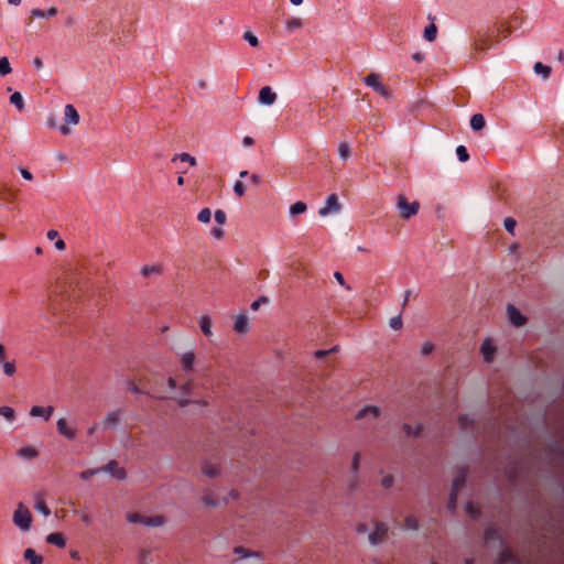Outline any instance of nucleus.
Listing matches in <instances>:
<instances>
[{
  "label": "nucleus",
  "mask_w": 564,
  "mask_h": 564,
  "mask_svg": "<svg viewBox=\"0 0 564 564\" xmlns=\"http://www.w3.org/2000/svg\"><path fill=\"white\" fill-rule=\"evenodd\" d=\"M213 216L216 221V226L210 229L209 236L212 239L220 241L226 236L225 225L227 223V215L223 209H216L213 214L208 207H204L197 213V221L202 225H208L212 221Z\"/></svg>",
  "instance_id": "nucleus-1"
},
{
  "label": "nucleus",
  "mask_w": 564,
  "mask_h": 564,
  "mask_svg": "<svg viewBox=\"0 0 564 564\" xmlns=\"http://www.w3.org/2000/svg\"><path fill=\"white\" fill-rule=\"evenodd\" d=\"M80 117L76 108L68 104L64 107V123L59 124L57 118L54 115H48L46 123L50 128L58 130L62 134L68 135L72 132V128L79 123Z\"/></svg>",
  "instance_id": "nucleus-2"
},
{
  "label": "nucleus",
  "mask_w": 564,
  "mask_h": 564,
  "mask_svg": "<svg viewBox=\"0 0 564 564\" xmlns=\"http://www.w3.org/2000/svg\"><path fill=\"white\" fill-rule=\"evenodd\" d=\"M13 523L23 532H29L32 527V513L26 506L19 503L13 512Z\"/></svg>",
  "instance_id": "nucleus-3"
},
{
  "label": "nucleus",
  "mask_w": 564,
  "mask_h": 564,
  "mask_svg": "<svg viewBox=\"0 0 564 564\" xmlns=\"http://www.w3.org/2000/svg\"><path fill=\"white\" fill-rule=\"evenodd\" d=\"M251 329V317L246 312L236 314L232 318V330L239 337H245Z\"/></svg>",
  "instance_id": "nucleus-4"
},
{
  "label": "nucleus",
  "mask_w": 564,
  "mask_h": 564,
  "mask_svg": "<svg viewBox=\"0 0 564 564\" xmlns=\"http://www.w3.org/2000/svg\"><path fill=\"white\" fill-rule=\"evenodd\" d=\"M197 356L194 349H188L178 355V364L184 373H193L196 371Z\"/></svg>",
  "instance_id": "nucleus-5"
},
{
  "label": "nucleus",
  "mask_w": 564,
  "mask_h": 564,
  "mask_svg": "<svg viewBox=\"0 0 564 564\" xmlns=\"http://www.w3.org/2000/svg\"><path fill=\"white\" fill-rule=\"evenodd\" d=\"M341 205L337 195L330 194L326 196L323 207L318 209V215L323 218L336 215L340 212Z\"/></svg>",
  "instance_id": "nucleus-6"
},
{
  "label": "nucleus",
  "mask_w": 564,
  "mask_h": 564,
  "mask_svg": "<svg viewBox=\"0 0 564 564\" xmlns=\"http://www.w3.org/2000/svg\"><path fill=\"white\" fill-rule=\"evenodd\" d=\"M56 429L61 436L68 441H74L77 435L76 426L66 417H59L56 421Z\"/></svg>",
  "instance_id": "nucleus-7"
},
{
  "label": "nucleus",
  "mask_w": 564,
  "mask_h": 564,
  "mask_svg": "<svg viewBox=\"0 0 564 564\" xmlns=\"http://www.w3.org/2000/svg\"><path fill=\"white\" fill-rule=\"evenodd\" d=\"M192 389V383L185 382L177 388L176 392L171 395V399L181 406H186L191 403Z\"/></svg>",
  "instance_id": "nucleus-8"
},
{
  "label": "nucleus",
  "mask_w": 564,
  "mask_h": 564,
  "mask_svg": "<svg viewBox=\"0 0 564 564\" xmlns=\"http://www.w3.org/2000/svg\"><path fill=\"white\" fill-rule=\"evenodd\" d=\"M381 408L376 404H367L362 406L356 414L357 420L373 422L381 415Z\"/></svg>",
  "instance_id": "nucleus-9"
},
{
  "label": "nucleus",
  "mask_w": 564,
  "mask_h": 564,
  "mask_svg": "<svg viewBox=\"0 0 564 564\" xmlns=\"http://www.w3.org/2000/svg\"><path fill=\"white\" fill-rule=\"evenodd\" d=\"M397 206L401 217L404 219H409L410 217L414 216L417 213L420 205L417 202L408 203L404 196H399L397 200Z\"/></svg>",
  "instance_id": "nucleus-10"
},
{
  "label": "nucleus",
  "mask_w": 564,
  "mask_h": 564,
  "mask_svg": "<svg viewBox=\"0 0 564 564\" xmlns=\"http://www.w3.org/2000/svg\"><path fill=\"white\" fill-rule=\"evenodd\" d=\"M479 351L482 357V360L486 364H490L495 359L497 346L495 345L494 340L488 337L482 340Z\"/></svg>",
  "instance_id": "nucleus-11"
},
{
  "label": "nucleus",
  "mask_w": 564,
  "mask_h": 564,
  "mask_svg": "<svg viewBox=\"0 0 564 564\" xmlns=\"http://www.w3.org/2000/svg\"><path fill=\"white\" fill-rule=\"evenodd\" d=\"M365 84L371 87L375 91L380 94L381 96L389 98V91L386 86L381 83L380 76L378 74H370L364 79Z\"/></svg>",
  "instance_id": "nucleus-12"
},
{
  "label": "nucleus",
  "mask_w": 564,
  "mask_h": 564,
  "mask_svg": "<svg viewBox=\"0 0 564 564\" xmlns=\"http://www.w3.org/2000/svg\"><path fill=\"white\" fill-rule=\"evenodd\" d=\"M508 321L514 327H521L527 323L525 316L512 304L506 308Z\"/></svg>",
  "instance_id": "nucleus-13"
},
{
  "label": "nucleus",
  "mask_w": 564,
  "mask_h": 564,
  "mask_svg": "<svg viewBox=\"0 0 564 564\" xmlns=\"http://www.w3.org/2000/svg\"><path fill=\"white\" fill-rule=\"evenodd\" d=\"M200 471L204 476L210 479H215L221 474L219 464L209 460L202 463Z\"/></svg>",
  "instance_id": "nucleus-14"
},
{
  "label": "nucleus",
  "mask_w": 564,
  "mask_h": 564,
  "mask_svg": "<svg viewBox=\"0 0 564 564\" xmlns=\"http://www.w3.org/2000/svg\"><path fill=\"white\" fill-rule=\"evenodd\" d=\"M276 94L269 86H264L259 91L258 102L263 106H271L275 102Z\"/></svg>",
  "instance_id": "nucleus-15"
},
{
  "label": "nucleus",
  "mask_w": 564,
  "mask_h": 564,
  "mask_svg": "<svg viewBox=\"0 0 564 564\" xmlns=\"http://www.w3.org/2000/svg\"><path fill=\"white\" fill-rule=\"evenodd\" d=\"M120 420H121V415H120L119 410H113V411L108 412L104 416V419L101 421V425L106 430H113L117 427Z\"/></svg>",
  "instance_id": "nucleus-16"
},
{
  "label": "nucleus",
  "mask_w": 564,
  "mask_h": 564,
  "mask_svg": "<svg viewBox=\"0 0 564 564\" xmlns=\"http://www.w3.org/2000/svg\"><path fill=\"white\" fill-rule=\"evenodd\" d=\"M388 531V527L383 522H377L375 525V530L372 533L368 535V540L372 545H377L380 543L382 538L386 535Z\"/></svg>",
  "instance_id": "nucleus-17"
},
{
  "label": "nucleus",
  "mask_w": 564,
  "mask_h": 564,
  "mask_svg": "<svg viewBox=\"0 0 564 564\" xmlns=\"http://www.w3.org/2000/svg\"><path fill=\"white\" fill-rule=\"evenodd\" d=\"M53 412H54V408L51 405H48V406L34 405L30 410V415L32 417H41L44 421H48L51 419Z\"/></svg>",
  "instance_id": "nucleus-18"
},
{
  "label": "nucleus",
  "mask_w": 564,
  "mask_h": 564,
  "mask_svg": "<svg viewBox=\"0 0 564 564\" xmlns=\"http://www.w3.org/2000/svg\"><path fill=\"white\" fill-rule=\"evenodd\" d=\"M198 325L202 333L207 337L212 338L214 336L213 332V319L209 315L203 314L198 317Z\"/></svg>",
  "instance_id": "nucleus-19"
},
{
  "label": "nucleus",
  "mask_w": 564,
  "mask_h": 564,
  "mask_svg": "<svg viewBox=\"0 0 564 564\" xmlns=\"http://www.w3.org/2000/svg\"><path fill=\"white\" fill-rule=\"evenodd\" d=\"M31 17L34 19H47L53 18L58 13V9L55 6H51L45 11L39 8H33L31 11Z\"/></svg>",
  "instance_id": "nucleus-20"
},
{
  "label": "nucleus",
  "mask_w": 564,
  "mask_h": 564,
  "mask_svg": "<svg viewBox=\"0 0 564 564\" xmlns=\"http://www.w3.org/2000/svg\"><path fill=\"white\" fill-rule=\"evenodd\" d=\"M17 455L24 460H32L37 457L39 451L31 445H23L19 448Z\"/></svg>",
  "instance_id": "nucleus-21"
},
{
  "label": "nucleus",
  "mask_w": 564,
  "mask_h": 564,
  "mask_svg": "<svg viewBox=\"0 0 564 564\" xmlns=\"http://www.w3.org/2000/svg\"><path fill=\"white\" fill-rule=\"evenodd\" d=\"M162 267L160 264H147L141 267L140 274L143 278H149L152 275H159L162 273Z\"/></svg>",
  "instance_id": "nucleus-22"
},
{
  "label": "nucleus",
  "mask_w": 564,
  "mask_h": 564,
  "mask_svg": "<svg viewBox=\"0 0 564 564\" xmlns=\"http://www.w3.org/2000/svg\"><path fill=\"white\" fill-rule=\"evenodd\" d=\"M46 542L53 545H56L61 549L66 546V539L63 533L55 532L51 533L46 536Z\"/></svg>",
  "instance_id": "nucleus-23"
},
{
  "label": "nucleus",
  "mask_w": 564,
  "mask_h": 564,
  "mask_svg": "<svg viewBox=\"0 0 564 564\" xmlns=\"http://www.w3.org/2000/svg\"><path fill=\"white\" fill-rule=\"evenodd\" d=\"M23 557L30 564H43V557L34 549L28 547L23 552Z\"/></svg>",
  "instance_id": "nucleus-24"
},
{
  "label": "nucleus",
  "mask_w": 564,
  "mask_h": 564,
  "mask_svg": "<svg viewBox=\"0 0 564 564\" xmlns=\"http://www.w3.org/2000/svg\"><path fill=\"white\" fill-rule=\"evenodd\" d=\"M306 210L307 205L302 200H297L290 205L288 213L290 217H295L297 215L304 214Z\"/></svg>",
  "instance_id": "nucleus-25"
},
{
  "label": "nucleus",
  "mask_w": 564,
  "mask_h": 564,
  "mask_svg": "<svg viewBox=\"0 0 564 564\" xmlns=\"http://www.w3.org/2000/svg\"><path fill=\"white\" fill-rule=\"evenodd\" d=\"M47 238L50 240H54V247L56 250L58 251H64L65 248H66V245H65V241L58 237V232L54 229L52 230H48L47 234H46Z\"/></svg>",
  "instance_id": "nucleus-26"
},
{
  "label": "nucleus",
  "mask_w": 564,
  "mask_h": 564,
  "mask_svg": "<svg viewBox=\"0 0 564 564\" xmlns=\"http://www.w3.org/2000/svg\"><path fill=\"white\" fill-rule=\"evenodd\" d=\"M34 509L37 513L42 514L43 517H48L51 514L48 506L46 505L45 500L41 497L35 499Z\"/></svg>",
  "instance_id": "nucleus-27"
},
{
  "label": "nucleus",
  "mask_w": 564,
  "mask_h": 564,
  "mask_svg": "<svg viewBox=\"0 0 564 564\" xmlns=\"http://www.w3.org/2000/svg\"><path fill=\"white\" fill-rule=\"evenodd\" d=\"M166 395H162L161 398H170L173 395L177 390L176 379L174 377H167L164 381Z\"/></svg>",
  "instance_id": "nucleus-28"
},
{
  "label": "nucleus",
  "mask_w": 564,
  "mask_h": 564,
  "mask_svg": "<svg viewBox=\"0 0 564 564\" xmlns=\"http://www.w3.org/2000/svg\"><path fill=\"white\" fill-rule=\"evenodd\" d=\"M485 123V118L481 113H475L470 118V127L475 131L484 129Z\"/></svg>",
  "instance_id": "nucleus-29"
},
{
  "label": "nucleus",
  "mask_w": 564,
  "mask_h": 564,
  "mask_svg": "<svg viewBox=\"0 0 564 564\" xmlns=\"http://www.w3.org/2000/svg\"><path fill=\"white\" fill-rule=\"evenodd\" d=\"M533 70L536 75L542 76L544 79L549 78L551 74V67L542 64L541 62H536L533 66Z\"/></svg>",
  "instance_id": "nucleus-30"
},
{
  "label": "nucleus",
  "mask_w": 564,
  "mask_h": 564,
  "mask_svg": "<svg viewBox=\"0 0 564 564\" xmlns=\"http://www.w3.org/2000/svg\"><path fill=\"white\" fill-rule=\"evenodd\" d=\"M437 35V28L435 23L432 21L425 29H424V37L429 42H434Z\"/></svg>",
  "instance_id": "nucleus-31"
},
{
  "label": "nucleus",
  "mask_w": 564,
  "mask_h": 564,
  "mask_svg": "<svg viewBox=\"0 0 564 564\" xmlns=\"http://www.w3.org/2000/svg\"><path fill=\"white\" fill-rule=\"evenodd\" d=\"M351 150L347 142H340L338 145V156L341 161H347L350 158Z\"/></svg>",
  "instance_id": "nucleus-32"
},
{
  "label": "nucleus",
  "mask_w": 564,
  "mask_h": 564,
  "mask_svg": "<svg viewBox=\"0 0 564 564\" xmlns=\"http://www.w3.org/2000/svg\"><path fill=\"white\" fill-rule=\"evenodd\" d=\"M164 523V520L162 517H153V518H143L140 520V524H143L145 527H161Z\"/></svg>",
  "instance_id": "nucleus-33"
},
{
  "label": "nucleus",
  "mask_w": 564,
  "mask_h": 564,
  "mask_svg": "<svg viewBox=\"0 0 564 564\" xmlns=\"http://www.w3.org/2000/svg\"><path fill=\"white\" fill-rule=\"evenodd\" d=\"M10 102L18 109L23 110L24 109V100L22 95L19 91H15L10 97Z\"/></svg>",
  "instance_id": "nucleus-34"
},
{
  "label": "nucleus",
  "mask_w": 564,
  "mask_h": 564,
  "mask_svg": "<svg viewBox=\"0 0 564 564\" xmlns=\"http://www.w3.org/2000/svg\"><path fill=\"white\" fill-rule=\"evenodd\" d=\"M2 369L7 377H13L17 372L15 361H3Z\"/></svg>",
  "instance_id": "nucleus-35"
},
{
  "label": "nucleus",
  "mask_w": 564,
  "mask_h": 564,
  "mask_svg": "<svg viewBox=\"0 0 564 564\" xmlns=\"http://www.w3.org/2000/svg\"><path fill=\"white\" fill-rule=\"evenodd\" d=\"M303 26V22L301 19L299 18H293V19H290L285 22V29L289 31V32H292L294 30H297V29H301Z\"/></svg>",
  "instance_id": "nucleus-36"
},
{
  "label": "nucleus",
  "mask_w": 564,
  "mask_h": 564,
  "mask_svg": "<svg viewBox=\"0 0 564 564\" xmlns=\"http://www.w3.org/2000/svg\"><path fill=\"white\" fill-rule=\"evenodd\" d=\"M12 72L9 58L3 56L0 57V76H6Z\"/></svg>",
  "instance_id": "nucleus-37"
},
{
  "label": "nucleus",
  "mask_w": 564,
  "mask_h": 564,
  "mask_svg": "<svg viewBox=\"0 0 564 564\" xmlns=\"http://www.w3.org/2000/svg\"><path fill=\"white\" fill-rule=\"evenodd\" d=\"M0 415L3 416L7 421L11 422L15 417V411L11 406H1Z\"/></svg>",
  "instance_id": "nucleus-38"
},
{
  "label": "nucleus",
  "mask_w": 564,
  "mask_h": 564,
  "mask_svg": "<svg viewBox=\"0 0 564 564\" xmlns=\"http://www.w3.org/2000/svg\"><path fill=\"white\" fill-rule=\"evenodd\" d=\"M176 160H180L182 162H186L188 163L191 166H195L196 165V159L192 155H189L188 153H180V154H176L174 158H173V161H176Z\"/></svg>",
  "instance_id": "nucleus-39"
},
{
  "label": "nucleus",
  "mask_w": 564,
  "mask_h": 564,
  "mask_svg": "<svg viewBox=\"0 0 564 564\" xmlns=\"http://www.w3.org/2000/svg\"><path fill=\"white\" fill-rule=\"evenodd\" d=\"M269 303V297L262 295V296H259L258 299H256L254 301L251 302L250 304V308L253 311V312H257L261 305H264V304H268Z\"/></svg>",
  "instance_id": "nucleus-40"
},
{
  "label": "nucleus",
  "mask_w": 564,
  "mask_h": 564,
  "mask_svg": "<svg viewBox=\"0 0 564 564\" xmlns=\"http://www.w3.org/2000/svg\"><path fill=\"white\" fill-rule=\"evenodd\" d=\"M243 39L249 43L250 46H252V47L259 46V40L252 32L246 31L243 33Z\"/></svg>",
  "instance_id": "nucleus-41"
},
{
  "label": "nucleus",
  "mask_w": 564,
  "mask_h": 564,
  "mask_svg": "<svg viewBox=\"0 0 564 564\" xmlns=\"http://www.w3.org/2000/svg\"><path fill=\"white\" fill-rule=\"evenodd\" d=\"M403 322L401 315H397L390 318L389 326L393 330H400L402 328Z\"/></svg>",
  "instance_id": "nucleus-42"
},
{
  "label": "nucleus",
  "mask_w": 564,
  "mask_h": 564,
  "mask_svg": "<svg viewBox=\"0 0 564 564\" xmlns=\"http://www.w3.org/2000/svg\"><path fill=\"white\" fill-rule=\"evenodd\" d=\"M456 154L460 162H467L469 159L467 149L464 145H458L456 148Z\"/></svg>",
  "instance_id": "nucleus-43"
},
{
  "label": "nucleus",
  "mask_w": 564,
  "mask_h": 564,
  "mask_svg": "<svg viewBox=\"0 0 564 564\" xmlns=\"http://www.w3.org/2000/svg\"><path fill=\"white\" fill-rule=\"evenodd\" d=\"M434 350V344L430 340L422 343L420 351L423 356H429Z\"/></svg>",
  "instance_id": "nucleus-44"
},
{
  "label": "nucleus",
  "mask_w": 564,
  "mask_h": 564,
  "mask_svg": "<svg viewBox=\"0 0 564 564\" xmlns=\"http://www.w3.org/2000/svg\"><path fill=\"white\" fill-rule=\"evenodd\" d=\"M234 192L238 197H242L246 194V187L243 183L240 181L235 182Z\"/></svg>",
  "instance_id": "nucleus-45"
},
{
  "label": "nucleus",
  "mask_w": 564,
  "mask_h": 564,
  "mask_svg": "<svg viewBox=\"0 0 564 564\" xmlns=\"http://www.w3.org/2000/svg\"><path fill=\"white\" fill-rule=\"evenodd\" d=\"M503 226L508 232H510L511 235L514 234L516 220L513 218H511V217L506 218L503 221Z\"/></svg>",
  "instance_id": "nucleus-46"
},
{
  "label": "nucleus",
  "mask_w": 564,
  "mask_h": 564,
  "mask_svg": "<svg viewBox=\"0 0 564 564\" xmlns=\"http://www.w3.org/2000/svg\"><path fill=\"white\" fill-rule=\"evenodd\" d=\"M334 279L337 281V283L340 286L345 288L347 291H351L350 285L346 284L344 275L340 272H338V271L334 272Z\"/></svg>",
  "instance_id": "nucleus-47"
},
{
  "label": "nucleus",
  "mask_w": 564,
  "mask_h": 564,
  "mask_svg": "<svg viewBox=\"0 0 564 564\" xmlns=\"http://www.w3.org/2000/svg\"><path fill=\"white\" fill-rule=\"evenodd\" d=\"M360 462H361L360 453H355L351 458V468L354 471H357L359 469Z\"/></svg>",
  "instance_id": "nucleus-48"
},
{
  "label": "nucleus",
  "mask_w": 564,
  "mask_h": 564,
  "mask_svg": "<svg viewBox=\"0 0 564 564\" xmlns=\"http://www.w3.org/2000/svg\"><path fill=\"white\" fill-rule=\"evenodd\" d=\"M234 553L239 556V558H249V551L243 549L242 546H237L234 549Z\"/></svg>",
  "instance_id": "nucleus-49"
},
{
  "label": "nucleus",
  "mask_w": 564,
  "mask_h": 564,
  "mask_svg": "<svg viewBox=\"0 0 564 564\" xmlns=\"http://www.w3.org/2000/svg\"><path fill=\"white\" fill-rule=\"evenodd\" d=\"M203 503L208 507H218L220 505L219 501L213 499L210 496H205L202 499Z\"/></svg>",
  "instance_id": "nucleus-50"
},
{
  "label": "nucleus",
  "mask_w": 564,
  "mask_h": 564,
  "mask_svg": "<svg viewBox=\"0 0 564 564\" xmlns=\"http://www.w3.org/2000/svg\"><path fill=\"white\" fill-rule=\"evenodd\" d=\"M144 517L139 516L138 513H128L127 520L130 523H140V520H142Z\"/></svg>",
  "instance_id": "nucleus-51"
},
{
  "label": "nucleus",
  "mask_w": 564,
  "mask_h": 564,
  "mask_svg": "<svg viewBox=\"0 0 564 564\" xmlns=\"http://www.w3.org/2000/svg\"><path fill=\"white\" fill-rule=\"evenodd\" d=\"M19 172L21 174V176L25 180V181H32L33 180V175L32 173L25 169V167H20L19 169Z\"/></svg>",
  "instance_id": "nucleus-52"
},
{
  "label": "nucleus",
  "mask_w": 564,
  "mask_h": 564,
  "mask_svg": "<svg viewBox=\"0 0 564 564\" xmlns=\"http://www.w3.org/2000/svg\"><path fill=\"white\" fill-rule=\"evenodd\" d=\"M393 484V478L391 476H386L382 478L381 480V485L384 487V488H389L391 487Z\"/></svg>",
  "instance_id": "nucleus-53"
},
{
  "label": "nucleus",
  "mask_w": 564,
  "mask_h": 564,
  "mask_svg": "<svg viewBox=\"0 0 564 564\" xmlns=\"http://www.w3.org/2000/svg\"><path fill=\"white\" fill-rule=\"evenodd\" d=\"M424 58H425L424 54L420 53V52H416L412 55V59L417 63L424 61Z\"/></svg>",
  "instance_id": "nucleus-54"
},
{
  "label": "nucleus",
  "mask_w": 564,
  "mask_h": 564,
  "mask_svg": "<svg viewBox=\"0 0 564 564\" xmlns=\"http://www.w3.org/2000/svg\"><path fill=\"white\" fill-rule=\"evenodd\" d=\"M250 180H251V182H252L256 186H258V185H260V184H261V177H260V175H258V174H252V175L250 176Z\"/></svg>",
  "instance_id": "nucleus-55"
},
{
  "label": "nucleus",
  "mask_w": 564,
  "mask_h": 564,
  "mask_svg": "<svg viewBox=\"0 0 564 564\" xmlns=\"http://www.w3.org/2000/svg\"><path fill=\"white\" fill-rule=\"evenodd\" d=\"M242 144H243L245 147H251V145L253 144V139H252L251 137H248V135H247V137H245V138L242 139Z\"/></svg>",
  "instance_id": "nucleus-56"
},
{
  "label": "nucleus",
  "mask_w": 564,
  "mask_h": 564,
  "mask_svg": "<svg viewBox=\"0 0 564 564\" xmlns=\"http://www.w3.org/2000/svg\"><path fill=\"white\" fill-rule=\"evenodd\" d=\"M33 65L35 66V68H39V69L44 66L43 61L39 57L33 59Z\"/></svg>",
  "instance_id": "nucleus-57"
},
{
  "label": "nucleus",
  "mask_w": 564,
  "mask_h": 564,
  "mask_svg": "<svg viewBox=\"0 0 564 564\" xmlns=\"http://www.w3.org/2000/svg\"><path fill=\"white\" fill-rule=\"evenodd\" d=\"M356 532H357L358 534H365V533L367 532L366 525H364V524H358V525L356 527Z\"/></svg>",
  "instance_id": "nucleus-58"
},
{
  "label": "nucleus",
  "mask_w": 564,
  "mask_h": 564,
  "mask_svg": "<svg viewBox=\"0 0 564 564\" xmlns=\"http://www.w3.org/2000/svg\"><path fill=\"white\" fill-rule=\"evenodd\" d=\"M82 520H83V522H85L86 524H90V523H91V521H93V518H91V516H89V514H83V516H82Z\"/></svg>",
  "instance_id": "nucleus-59"
},
{
  "label": "nucleus",
  "mask_w": 564,
  "mask_h": 564,
  "mask_svg": "<svg viewBox=\"0 0 564 564\" xmlns=\"http://www.w3.org/2000/svg\"><path fill=\"white\" fill-rule=\"evenodd\" d=\"M262 558V554L260 552H250L249 551V558Z\"/></svg>",
  "instance_id": "nucleus-60"
},
{
  "label": "nucleus",
  "mask_w": 564,
  "mask_h": 564,
  "mask_svg": "<svg viewBox=\"0 0 564 564\" xmlns=\"http://www.w3.org/2000/svg\"><path fill=\"white\" fill-rule=\"evenodd\" d=\"M229 496H230L231 499H238V497H239V495H238V492L236 490H231L229 492Z\"/></svg>",
  "instance_id": "nucleus-61"
},
{
  "label": "nucleus",
  "mask_w": 564,
  "mask_h": 564,
  "mask_svg": "<svg viewBox=\"0 0 564 564\" xmlns=\"http://www.w3.org/2000/svg\"><path fill=\"white\" fill-rule=\"evenodd\" d=\"M3 357H4V346L2 344H0V361L3 360Z\"/></svg>",
  "instance_id": "nucleus-62"
},
{
  "label": "nucleus",
  "mask_w": 564,
  "mask_h": 564,
  "mask_svg": "<svg viewBox=\"0 0 564 564\" xmlns=\"http://www.w3.org/2000/svg\"><path fill=\"white\" fill-rule=\"evenodd\" d=\"M290 2L295 6V7H299L303 3V0H290Z\"/></svg>",
  "instance_id": "nucleus-63"
},
{
  "label": "nucleus",
  "mask_w": 564,
  "mask_h": 564,
  "mask_svg": "<svg viewBox=\"0 0 564 564\" xmlns=\"http://www.w3.org/2000/svg\"><path fill=\"white\" fill-rule=\"evenodd\" d=\"M129 390L132 392V393H139L140 390L135 387V386H131L129 387Z\"/></svg>",
  "instance_id": "nucleus-64"
}]
</instances>
